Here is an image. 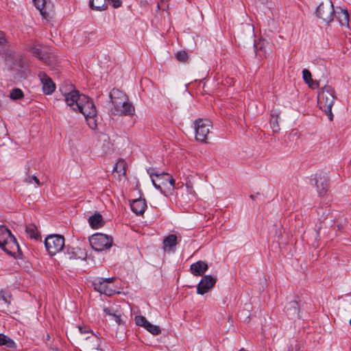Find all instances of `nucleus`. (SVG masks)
Returning a JSON list of instances; mask_svg holds the SVG:
<instances>
[{"instance_id":"1","label":"nucleus","mask_w":351,"mask_h":351,"mask_svg":"<svg viewBox=\"0 0 351 351\" xmlns=\"http://www.w3.org/2000/svg\"><path fill=\"white\" fill-rule=\"evenodd\" d=\"M113 107L110 109L112 115L129 116L134 112V107L127 95L119 89L113 88L109 94Z\"/></svg>"},{"instance_id":"2","label":"nucleus","mask_w":351,"mask_h":351,"mask_svg":"<svg viewBox=\"0 0 351 351\" xmlns=\"http://www.w3.org/2000/svg\"><path fill=\"white\" fill-rule=\"evenodd\" d=\"M335 91L330 86H324L318 93L317 102L319 108L328 117L330 121L333 120L332 107L335 100Z\"/></svg>"},{"instance_id":"3","label":"nucleus","mask_w":351,"mask_h":351,"mask_svg":"<svg viewBox=\"0 0 351 351\" xmlns=\"http://www.w3.org/2000/svg\"><path fill=\"white\" fill-rule=\"evenodd\" d=\"M79 104H77V111L83 114L92 129L96 128L95 117L97 116V110L92 99L85 95H82Z\"/></svg>"},{"instance_id":"4","label":"nucleus","mask_w":351,"mask_h":351,"mask_svg":"<svg viewBox=\"0 0 351 351\" xmlns=\"http://www.w3.org/2000/svg\"><path fill=\"white\" fill-rule=\"evenodd\" d=\"M0 247L8 254H14L20 249L16 238L10 230L1 225H0Z\"/></svg>"},{"instance_id":"5","label":"nucleus","mask_w":351,"mask_h":351,"mask_svg":"<svg viewBox=\"0 0 351 351\" xmlns=\"http://www.w3.org/2000/svg\"><path fill=\"white\" fill-rule=\"evenodd\" d=\"M174 182L175 181L170 174L155 171V188L165 196L173 189Z\"/></svg>"},{"instance_id":"6","label":"nucleus","mask_w":351,"mask_h":351,"mask_svg":"<svg viewBox=\"0 0 351 351\" xmlns=\"http://www.w3.org/2000/svg\"><path fill=\"white\" fill-rule=\"evenodd\" d=\"M45 245L51 256L61 252L64 247V238L61 235L51 234L46 237Z\"/></svg>"},{"instance_id":"7","label":"nucleus","mask_w":351,"mask_h":351,"mask_svg":"<svg viewBox=\"0 0 351 351\" xmlns=\"http://www.w3.org/2000/svg\"><path fill=\"white\" fill-rule=\"evenodd\" d=\"M60 91L64 96V100L66 104L70 106L74 111H77V104H80L81 95L79 91L75 90L71 84L68 86L60 87Z\"/></svg>"},{"instance_id":"8","label":"nucleus","mask_w":351,"mask_h":351,"mask_svg":"<svg viewBox=\"0 0 351 351\" xmlns=\"http://www.w3.org/2000/svg\"><path fill=\"white\" fill-rule=\"evenodd\" d=\"M89 241L93 249L97 252L108 250L112 245V238L101 233L93 235Z\"/></svg>"},{"instance_id":"9","label":"nucleus","mask_w":351,"mask_h":351,"mask_svg":"<svg viewBox=\"0 0 351 351\" xmlns=\"http://www.w3.org/2000/svg\"><path fill=\"white\" fill-rule=\"evenodd\" d=\"M196 140L204 142L212 128L211 122L208 119H199L194 123Z\"/></svg>"},{"instance_id":"10","label":"nucleus","mask_w":351,"mask_h":351,"mask_svg":"<svg viewBox=\"0 0 351 351\" xmlns=\"http://www.w3.org/2000/svg\"><path fill=\"white\" fill-rule=\"evenodd\" d=\"M317 16L322 19L324 22L329 23L333 19L335 15V10L331 0H328L325 3H321L317 8Z\"/></svg>"},{"instance_id":"11","label":"nucleus","mask_w":351,"mask_h":351,"mask_svg":"<svg viewBox=\"0 0 351 351\" xmlns=\"http://www.w3.org/2000/svg\"><path fill=\"white\" fill-rule=\"evenodd\" d=\"M114 280V278H104L97 277L93 280V286L97 291L107 295H110L114 290L109 287V284L113 282Z\"/></svg>"},{"instance_id":"12","label":"nucleus","mask_w":351,"mask_h":351,"mask_svg":"<svg viewBox=\"0 0 351 351\" xmlns=\"http://www.w3.org/2000/svg\"><path fill=\"white\" fill-rule=\"evenodd\" d=\"M217 279L215 277L206 275L204 276L197 286V293L204 295L212 289L215 285Z\"/></svg>"},{"instance_id":"13","label":"nucleus","mask_w":351,"mask_h":351,"mask_svg":"<svg viewBox=\"0 0 351 351\" xmlns=\"http://www.w3.org/2000/svg\"><path fill=\"white\" fill-rule=\"evenodd\" d=\"M34 5L39 10L41 16L47 19L53 10V5L50 0H32Z\"/></svg>"},{"instance_id":"14","label":"nucleus","mask_w":351,"mask_h":351,"mask_svg":"<svg viewBox=\"0 0 351 351\" xmlns=\"http://www.w3.org/2000/svg\"><path fill=\"white\" fill-rule=\"evenodd\" d=\"M315 184L319 195L324 196L328 189V178L326 173H317L315 176Z\"/></svg>"},{"instance_id":"15","label":"nucleus","mask_w":351,"mask_h":351,"mask_svg":"<svg viewBox=\"0 0 351 351\" xmlns=\"http://www.w3.org/2000/svg\"><path fill=\"white\" fill-rule=\"evenodd\" d=\"M38 77L42 83L44 93L46 95L53 93L56 89V85L52 80L44 72H40Z\"/></svg>"},{"instance_id":"16","label":"nucleus","mask_w":351,"mask_h":351,"mask_svg":"<svg viewBox=\"0 0 351 351\" xmlns=\"http://www.w3.org/2000/svg\"><path fill=\"white\" fill-rule=\"evenodd\" d=\"M177 243L176 235L170 234L163 239L162 248L165 252H170L175 250Z\"/></svg>"},{"instance_id":"17","label":"nucleus","mask_w":351,"mask_h":351,"mask_svg":"<svg viewBox=\"0 0 351 351\" xmlns=\"http://www.w3.org/2000/svg\"><path fill=\"white\" fill-rule=\"evenodd\" d=\"M208 267L207 263L204 261H199L191 265V272L194 276H202L208 269Z\"/></svg>"},{"instance_id":"18","label":"nucleus","mask_w":351,"mask_h":351,"mask_svg":"<svg viewBox=\"0 0 351 351\" xmlns=\"http://www.w3.org/2000/svg\"><path fill=\"white\" fill-rule=\"evenodd\" d=\"M132 210L136 215L143 214L146 208V204L144 199H136L132 202L130 204Z\"/></svg>"},{"instance_id":"19","label":"nucleus","mask_w":351,"mask_h":351,"mask_svg":"<svg viewBox=\"0 0 351 351\" xmlns=\"http://www.w3.org/2000/svg\"><path fill=\"white\" fill-rule=\"evenodd\" d=\"M336 14L341 25L349 27V14L348 10L338 8Z\"/></svg>"},{"instance_id":"20","label":"nucleus","mask_w":351,"mask_h":351,"mask_svg":"<svg viewBox=\"0 0 351 351\" xmlns=\"http://www.w3.org/2000/svg\"><path fill=\"white\" fill-rule=\"evenodd\" d=\"M88 223L92 228L98 229L101 228L104 221L101 214L96 213L88 218Z\"/></svg>"},{"instance_id":"21","label":"nucleus","mask_w":351,"mask_h":351,"mask_svg":"<svg viewBox=\"0 0 351 351\" xmlns=\"http://www.w3.org/2000/svg\"><path fill=\"white\" fill-rule=\"evenodd\" d=\"M135 323L137 326L144 327L147 331L154 334V325L149 322L146 318L141 315L135 317Z\"/></svg>"},{"instance_id":"22","label":"nucleus","mask_w":351,"mask_h":351,"mask_svg":"<svg viewBox=\"0 0 351 351\" xmlns=\"http://www.w3.org/2000/svg\"><path fill=\"white\" fill-rule=\"evenodd\" d=\"M29 51L39 60L46 62L47 55L43 51L40 46L38 44H34L29 47Z\"/></svg>"},{"instance_id":"23","label":"nucleus","mask_w":351,"mask_h":351,"mask_svg":"<svg viewBox=\"0 0 351 351\" xmlns=\"http://www.w3.org/2000/svg\"><path fill=\"white\" fill-rule=\"evenodd\" d=\"M104 313L106 315L112 317L118 324H121V313L117 310L114 309L113 306L104 308Z\"/></svg>"},{"instance_id":"24","label":"nucleus","mask_w":351,"mask_h":351,"mask_svg":"<svg viewBox=\"0 0 351 351\" xmlns=\"http://www.w3.org/2000/svg\"><path fill=\"white\" fill-rule=\"evenodd\" d=\"M90 7L97 11L105 10L107 8L106 0H90Z\"/></svg>"},{"instance_id":"25","label":"nucleus","mask_w":351,"mask_h":351,"mask_svg":"<svg viewBox=\"0 0 351 351\" xmlns=\"http://www.w3.org/2000/svg\"><path fill=\"white\" fill-rule=\"evenodd\" d=\"M25 232L31 239L38 240L40 238L37 227L33 223L28 224L26 226Z\"/></svg>"},{"instance_id":"26","label":"nucleus","mask_w":351,"mask_h":351,"mask_svg":"<svg viewBox=\"0 0 351 351\" xmlns=\"http://www.w3.org/2000/svg\"><path fill=\"white\" fill-rule=\"evenodd\" d=\"M5 346L9 348H16V343L11 338L1 333L0 334V346Z\"/></svg>"},{"instance_id":"27","label":"nucleus","mask_w":351,"mask_h":351,"mask_svg":"<svg viewBox=\"0 0 351 351\" xmlns=\"http://www.w3.org/2000/svg\"><path fill=\"white\" fill-rule=\"evenodd\" d=\"M113 171L125 176L126 174V162L123 159H119L114 165Z\"/></svg>"},{"instance_id":"28","label":"nucleus","mask_w":351,"mask_h":351,"mask_svg":"<svg viewBox=\"0 0 351 351\" xmlns=\"http://www.w3.org/2000/svg\"><path fill=\"white\" fill-rule=\"evenodd\" d=\"M23 93L20 88H14L10 91V97L12 100H17L23 97Z\"/></svg>"},{"instance_id":"29","label":"nucleus","mask_w":351,"mask_h":351,"mask_svg":"<svg viewBox=\"0 0 351 351\" xmlns=\"http://www.w3.org/2000/svg\"><path fill=\"white\" fill-rule=\"evenodd\" d=\"M33 181H34V182L36 184L37 186H40V182L39 180L34 174L32 175L31 173L28 176H26V177L24 179V182L27 184H32Z\"/></svg>"},{"instance_id":"30","label":"nucleus","mask_w":351,"mask_h":351,"mask_svg":"<svg viewBox=\"0 0 351 351\" xmlns=\"http://www.w3.org/2000/svg\"><path fill=\"white\" fill-rule=\"evenodd\" d=\"M278 119V115H276V117L275 118L274 114H271V125L272 130L274 132H278L280 130Z\"/></svg>"},{"instance_id":"31","label":"nucleus","mask_w":351,"mask_h":351,"mask_svg":"<svg viewBox=\"0 0 351 351\" xmlns=\"http://www.w3.org/2000/svg\"><path fill=\"white\" fill-rule=\"evenodd\" d=\"M302 77L304 80V82L307 84L309 81L312 80V75L311 72L308 70L304 69L302 71Z\"/></svg>"},{"instance_id":"32","label":"nucleus","mask_w":351,"mask_h":351,"mask_svg":"<svg viewBox=\"0 0 351 351\" xmlns=\"http://www.w3.org/2000/svg\"><path fill=\"white\" fill-rule=\"evenodd\" d=\"M176 57L180 61H186L188 58V55L184 51H178L176 53Z\"/></svg>"},{"instance_id":"33","label":"nucleus","mask_w":351,"mask_h":351,"mask_svg":"<svg viewBox=\"0 0 351 351\" xmlns=\"http://www.w3.org/2000/svg\"><path fill=\"white\" fill-rule=\"evenodd\" d=\"M0 298L5 303H7V304H10V299L11 298V295H9V294H6L5 291H0Z\"/></svg>"},{"instance_id":"34","label":"nucleus","mask_w":351,"mask_h":351,"mask_svg":"<svg viewBox=\"0 0 351 351\" xmlns=\"http://www.w3.org/2000/svg\"><path fill=\"white\" fill-rule=\"evenodd\" d=\"M108 3L114 8H119L121 4V0H108Z\"/></svg>"},{"instance_id":"35","label":"nucleus","mask_w":351,"mask_h":351,"mask_svg":"<svg viewBox=\"0 0 351 351\" xmlns=\"http://www.w3.org/2000/svg\"><path fill=\"white\" fill-rule=\"evenodd\" d=\"M7 43V39L3 32H0V45H5Z\"/></svg>"},{"instance_id":"36","label":"nucleus","mask_w":351,"mask_h":351,"mask_svg":"<svg viewBox=\"0 0 351 351\" xmlns=\"http://www.w3.org/2000/svg\"><path fill=\"white\" fill-rule=\"evenodd\" d=\"M290 308H293V313H298V303L295 301H292L289 304Z\"/></svg>"},{"instance_id":"37","label":"nucleus","mask_w":351,"mask_h":351,"mask_svg":"<svg viewBox=\"0 0 351 351\" xmlns=\"http://www.w3.org/2000/svg\"><path fill=\"white\" fill-rule=\"evenodd\" d=\"M66 253L69 255V258L75 257V252L74 248L66 247Z\"/></svg>"},{"instance_id":"38","label":"nucleus","mask_w":351,"mask_h":351,"mask_svg":"<svg viewBox=\"0 0 351 351\" xmlns=\"http://www.w3.org/2000/svg\"><path fill=\"white\" fill-rule=\"evenodd\" d=\"M311 88H317L319 86L317 82L313 80V79L307 83Z\"/></svg>"},{"instance_id":"39","label":"nucleus","mask_w":351,"mask_h":351,"mask_svg":"<svg viewBox=\"0 0 351 351\" xmlns=\"http://www.w3.org/2000/svg\"><path fill=\"white\" fill-rule=\"evenodd\" d=\"M25 173L26 176L31 174L30 165L29 163H27L25 166Z\"/></svg>"},{"instance_id":"40","label":"nucleus","mask_w":351,"mask_h":351,"mask_svg":"<svg viewBox=\"0 0 351 351\" xmlns=\"http://www.w3.org/2000/svg\"><path fill=\"white\" fill-rule=\"evenodd\" d=\"M78 329H79V331L80 332V333H82V334L87 333L89 332V330L85 327L78 326Z\"/></svg>"},{"instance_id":"41","label":"nucleus","mask_w":351,"mask_h":351,"mask_svg":"<svg viewBox=\"0 0 351 351\" xmlns=\"http://www.w3.org/2000/svg\"><path fill=\"white\" fill-rule=\"evenodd\" d=\"M154 331H155V335L160 334L161 332L160 327L158 326H155Z\"/></svg>"},{"instance_id":"42","label":"nucleus","mask_w":351,"mask_h":351,"mask_svg":"<svg viewBox=\"0 0 351 351\" xmlns=\"http://www.w3.org/2000/svg\"><path fill=\"white\" fill-rule=\"evenodd\" d=\"M187 187L189 189L190 193H191V194H192V195H194L195 191H193V188H192V186H190V187H189V186L187 185Z\"/></svg>"},{"instance_id":"43","label":"nucleus","mask_w":351,"mask_h":351,"mask_svg":"<svg viewBox=\"0 0 351 351\" xmlns=\"http://www.w3.org/2000/svg\"><path fill=\"white\" fill-rule=\"evenodd\" d=\"M149 173L150 178L152 179V182L154 184V178H153L154 173L152 172L149 171Z\"/></svg>"},{"instance_id":"44","label":"nucleus","mask_w":351,"mask_h":351,"mask_svg":"<svg viewBox=\"0 0 351 351\" xmlns=\"http://www.w3.org/2000/svg\"><path fill=\"white\" fill-rule=\"evenodd\" d=\"M337 228H338V230H341L343 228V226L341 224H338Z\"/></svg>"},{"instance_id":"45","label":"nucleus","mask_w":351,"mask_h":351,"mask_svg":"<svg viewBox=\"0 0 351 351\" xmlns=\"http://www.w3.org/2000/svg\"><path fill=\"white\" fill-rule=\"evenodd\" d=\"M260 44H261V43H254V47H255L256 49H257L258 45H259Z\"/></svg>"},{"instance_id":"46","label":"nucleus","mask_w":351,"mask_h":351,"mask_svg":"<svg viewBox=\"0 0 351 351\" xmlns=\"http://www.w3.org/2000/svg\"><path fill=\"white\" fill-rule=\"evenodd\" d=\"M50 339V337L49 335H47V340H49Z\"/></svg>"},{"instance_id":"47","label":"nucleus","mask_w":351,"mask_h":351,"mask_svg":"<svg viewBox=\"0 0 351 351\" xmlns=\"http://www.w3.org/2000/svg\"><path fill=\"white\" fill-rule=\"evenodd\" d=\"M250 197H251L252 199H254V196L253 195H252L250 196Z\"/></svg>"},{"instance_id":"48","label":"nucleus","mask_w":351,"mask_h":351,"mask_svg":"<svg viewBox=\"0 0 351 351\" xmlns=\"http://www.w3.org/2000/svg\"><path fill=\"white\" fill-rule=\"evenodd\" d=\"M350 324L351 325V319H350Z\"/></svg>"}]
</instances>
